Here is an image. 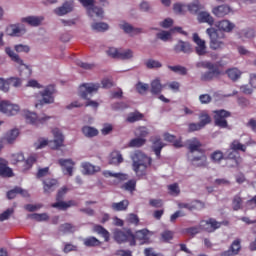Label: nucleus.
Listing matches in <instances>:
<instances>
[{
	"instance_id": "obj_50",
	"label": "nucleus",
	"mask_w": 256,
	"mask_h": 256,
	"mask_svg": "<svg viewBox=\"0 0 256 256\" xmlns=\"http://www.w3.org/2000/svg\"><path fill=\"white\" fill-rule=\"evenodd\" d=\"M145 65L147 69H160V67H163V64H161V62L154 59L147 60L145 62Z\"/></svg>"
},
{
	"instance_id": "obj_36",
	"label": "nucleus",
	"mask_w": 256,
	"mask_h": 256,
	"mask_svg": "<svg viewBox=\"0 0 256 256\" xmlns=\"http://www.w3.org/2000/svg\"><path fill=\"white\" fill-rule=\"evenodd\" d=\"M109 163H110V165H119V164L123 163V156L121 155V152L113 151L110 154Z\"/></svg>"
},
{
	"instance_id": "obj_51",
	"label": "nucleus",
	"mask_w": 256,
	"mask_h": 256,
	"mask_svg": "<svg viewBox=\"0 0 256 256\" xmlns=\"http://www.w3.org/2000/svg\"><path fill=\"white\" fill-rule=\"evenodd\" d=\"M147 143L145 138H134L129 142V147H143Z\"/></svg>"
},
{
	"instance_id": "obj_2",
	"label": "nucleus",
	"mask_w": 256,
	"mask_h": 256,
	"mask_svg": "<svg viewBox=\"0 0 256 256\" xmlns=\"http://www.w3.org/2000/svg\"><path fill=\"white\" fill-rule=\"evenodd\" d=\"M187 143L189 153H195V151H197V153L201 154L200 156H194L191 159L192 165L195 167H207V155H205V150L201 149V147H203L201 141L197 138H192L188 140Z\"/></svg>"
},
{
	"instance_id": "obj_63",
	"label": "nucleus",
	"mask_w": 256,
	"mask_h": 256,
	"mask_svg": "<svg viewBox=\"0 0 256 256\" xmlns=\"http://www.w3.org/2000/svg\"><path fill=\"white\" fill-rule=\"evenodd\" d=\"M168 191H170L171 195H179V193H181V190L179 189V184L177 183L168 185Z\"/></svg>"
},
{
	"instance_id": "obj_27",
	"label": "nucleus",
	"mask_w": 256,
	"mask_h": 256,
	"mask_svg": "<svg viewBox=\"0 0 256 256\" xmlns=\"http://www.w3.org/2000/svg\"><path fill=\"white\" fill-rule=\"evenodd\" d=\"M8 165L7 160L0 158V177H13V170Z\"/></svg>"
},
{
	"instance_id": "obj_5",
	"label": "nucleus",
	"mask_w": 256,
	"mask_h": 256,
	"mask_svg": "<svg viewBox=\"0 0 256 256\" xmlns=\"http://www.w3.org/2000/svg\"><path fill=\"white\" fill-rule=\"evenodd\" d=\"M54 140L50 141L45 138H40L36 143H34L35 149H45L49 143H53L52 149H59V147H63V143L65 141V136H63V133H61V130L59 128H54L52 130Z\"/></svg>"
},
{
	"instance_id": "obj_32",
	"label": "nucleus",
	"mask_w": 256,
	"mask_h": 256,
	"mask_svg": "<svg viewBox=\"0 0 256 256\" xmlns=\"http://www.w3.org/2000/svg\"><path fill=\"white\" fill-rule=\"evenodd\" d=\"M43 22V17L39 16H28L25 18H22V23H27L31 27H39L41 23Z\"/></svg>"
},
{
	"instance_id": "obj_57",
	"label": "nucleus",
	"mask_w": 256,
	"mask_h": 256,
	"mask_svg": "<svg viewBox=\"0 0 256 256\" xmlns=\"http://www.w3.org/2000/svg\"><path fill=\"white\" fill-rule=\"evenodd\" d=\"M186 233L188 235H191V237H195V235H198V233H201V226H192L189 228H186Z\"/></svg>"
},
{
	"instance_id": "obj_28",
	"label": "nucleus",
	"mask_w": 256,
	"mask_h": 256,
	"mask_svg": "<svg viewBox=\"0 0 256 256\" xmlns=\"http://www.w3.org/2000/svg\"><path fill=\"white\" fill-rule=\"evenodd\" d=\"M198 23H207L208 25H213L215 23V18L207 11H201L197 16Z\"/></svg>"
},
{
	"instance_id": "obj_41",
	"label": "nucleus",
	"mask_w": 256,
	"mask_h": 256,
	"mask_svg": "<svg viewBox=\"0 0 256 256\" xmlns=\"http://www.w3.org/2000/svg\"><path fill=\"white\" fill-rule=\"evenodd\" d=\"M230 149L232 151H242V153H245V151H247V144H242L239 140H233L230 144Z\"/></svg>"
},
{
	"instance_id": "obj_9",
	"label": "nucleus",
	"mask_w": 256,
	"mask_h": 256,
	"mask_svg": "<svg viewBox=\"0 0 256 256\" xmlns=\"http://www.w3.org/2000/svg\"><path fill=\"white\" fill-rule=\"evenodd\" d=\"M228 117H231V112L221 109L214 111V123L216 127H220V129H227L229 127V123L227 122Z\"/></svg>"
},
{
	"instance_id": "obj_29",
	"label": "nucleus",
	"mask_w": 256,
	"mask_h": 256,
	"mask_svg": "<svg viewBox=\"0 0 256 256\" xmlns=\"http://www.w3.org/2000/svg\"><path fill=\"white\" fill-rule=\"evenodd\" d=\"M153 146L152 149L156 155V157H158V159L161 157V151L163 150V147H165V144H163V142L161 141V137L160 136H156L153 140Z\"/></svg>"
},
{
	"instance_id": "obj_7",
	"label": "nucleus",
	"mask_w": 256,
	"mask_h": 256,
	"mask_svg": "<svg viewBox=\"0 0 256 256\" xmlns=\"http://www.w3.org/2000/svg\"><path fill=\"white\" fill-rule=\"evenodd\" d=\"M207 35L210 37V49L217 51V49H223L225 47V42L221 39H225V34L219 36V30L215 28H207Z\"/></svg>"
},
{
	"instance_id": "obj_14",
	"label": "nucleus",
	"mask_w": 256,
	"mask_h": 256,
	"mask_svg": "<svg viewBox=\"0 0 256 256\" xmlns=\"http://www.w3.org/2000/svg\"><path fill=\"white\" fill-rule=\"evenodd\" d=\"M200 230L206 231V233H213L217 231L219 227H221V223L217 222L214 218H210L208 220H201L200 223Z\"/></svg>"
},
{
	"instance_id": "obj_55",
	"label": "nucleus",
	"mask_w": 256,
	"mask_h": 256,
	"mask_svg": "<svg viewBox=\"0 0 256 256\" xmlns=\"http://www.w3.org/2000/svg\"><path fill=\"white\" fill-rule=\"evenodd\" d=\"M135 135L140 139H145V137L149 135V130L147 129V127L141 126L136 130Z\"/></svg>"
},
{
	"instance_id": "obj_11",
	"label": "nucleus",
	"mask_w": 256,
	"mask_h": 256,
	"mask_svg": "<svg viewBox=\"0 0 256 256\" xmlns=\"http://www.w3.org/2000/svg\"><path fill=\"white\" fill-rule=\"evenodd\" d=\"M26 122L30 125H35V127H40V125H45L51 119V116L43 115L42 117L37 116L35 112L25 113Z\"/></svg>"
},
{
	"instance_id": "obj_13",
	"label": "nucleus",
	"mask_w": 256,
	"mask_h": 256,
	"mask_svg": "<svg viewBox=\"0 0 256 256\" xmlns=\"http://www.w3.org/2000/svg\"><path fill=\"white\" fill-rule=\"evenodd\" d=\"M107 55L112 59H133V51L131 49L121 52L119 49L112 47L107 50Z\"/></svg>"
},
{
	"instance_id": "obj_43",
	"label": "nucleus",
	"mask_w": 256,
	"mask_h": 256,
	"mask_svg": "<svg viewBox=\"0 0 256 256\" xmlns=\"http://www.w3.org/2000/svg\"><path fill=\"white\" fill-rule=\"evenodd\" d=\"M84 245L85 247H99L101 245V241L94 236H90L84 239Z\"/></svg>"
},
{
	"instance_id": "obj_34",
	"label": "nucleus",
	"mask_w": 256,
	"mask_h": 256,
	"mask_svg": "<svg viewBox=\"0 0 256 256\" xmlns=\"http://www.w3.org/2000/svg\"><path fill=\"white\" fill-rule=\"evenodd\" d=\"M81 167H82L85 175H93L94 173H97V171H99V167H97L89 162H83L81 164Z\"/></svg>"
},
{
	"instance_id": "obj_64",
	"label": "nucleus",
	"mask_w": 256,
	"mask_h": 256,
	"mask_svg": "<svg viewBox=\"0 0 256 256\" xmlns=\"http://www.w3.org/2000/svg\"><path fill=\"white\" fill-rule=\"evenodd\" d=\"M157 38L161 39V41H169L171 39V32L162 31L157 33Z\"/></svg>"
},
{
	"instance_id": "obj_12",
	"label": "nucleus",
	"mask_w": 256,
	"mask_h": 256,
	"mask_svg": "<svg viewBox=\"0 0 256 256\" xmlns=\"http://www.w3.org/2000/svg\"><path fill=\"white\" fill-rule=\"evenodd\" d=\"M20 107L17 104H12L11 102L4 100L0 102V112L4 115L13 116L17 115L20 111Z\"/></svg>"
},
{
	"instance_id": "obj_35",
	"label": "nucleus",
	"mask_w": 256,
	"mask_h": 256,
	"mask_svg": "<svg viewBox=\"0 0 256 256\" xmlns=\"http://www.w3.org/2000/svg\"><path fill=\"white\" fill-rule=\"evenodd\" d=\"M10 31V35H12V37H21V35H25V33L27 32L23 25L11 26Z\"/></svg>"
},
{
	"instance_id": "obj_37",
	"label": "nucleus",
	"mask_w": 256,
	"mask_h": 256,
	"mask_svg": "<svg viewBox=\"0 0 256 256\" xmlns=\"http://www.w3.org/2000/svg\"><path fill=\"white\" fill-rule=\"evenodd\" d=\"M120 29H123L124 33H128V35H138V33H141V28H134L129 23L121 24Z\"/></svg>"
},
{
	"instance_id": "obj_3",
	"label": "nucleus",
	"mask_w": 256,
	"mask_h": 256,
	"mask_svg": "<svg viewBox=\"0 0 256 256\" xmlns=\"http://www.w3.org/2000/svg\"><path fill=\"white\" fill-rule=\"evenodd\" d=\"M153 159L151 157L138 152L133 158V171L137 177H145L147 175V167H151Z\"/></svg>"
},
{
	"instance_id": "obj_31",
	"label": "nucleus",
	"mask_w": 256,
	"mask_h": 256,
	"mask_svg": "<svg viewBox=\"0 0 256 256\" xmlns=\"http://www.w3.org/2000/svg\"><path fill=\"white\" fill-rule=\"evenodd\" d=\"M17 137H19V129H12L4 135L2 142L11 145V143H14Z\"/></svg>"
},
{
	"instance_id": "obj_17",
	"label": "nucleus",
	"mask_w": 256,
	"mask_h": 256,
	"mask_svg": "<svg viewBox=\"0 0 256 256\" xmlns=\"http://www.w3.org/2000/svg\"><path fill=\"white\" fill-rule=\"evenodd\" d=\"M241 251V239H235L230 245L229 249L221 252L220 256H235L239 255Z\"/></svg>"
},
{
	"instance_id": "obj_46",
	"label": "nucleus",
	"mask_w": 256,
	"mask_h": 256,
	"mask_svg": "<svg viewBox=\"0 0 256 256\" xmlns=\"http://www.w3.org/2000/svg\"><path fill=\"white\" fill-rule=\"evenodd\" d=\"M93 31H98L99 33L107 31L109 29V24L105 22H96L92 24Z\"/></svg>"
},
{
	"instance_id": "obj_39",
	"label": "nucleus",
	"mask_w": 256,
	"mask_h": 256,
	"mask_svg": "<svg viewBox=\"0 0 256 256\" xmlns=\"http://www.w3.org/2000/svg\"><path fill=\"white\" fill-rule=\"evenodd\" d=\"M129 207V200H122L120 202H114L111 205L113 211H127Z\"/></svg>"
},
{
	"instance_id": "obj_33",
	"label": "nucleus",
	"mask_w": 256,
	"mask_h": 256,
	"mask_svg": "<svg viewBox=\"0 0 256 256\" xmlns=\"http://www.w3.org/2000/svg\"><path fill=\"white\" fill-rule=\"evenodd\" d=\"M224 75H228L231 81H237L241 78L242 72L238 68H229L224 72Z\"/></svg>"
},
{
	"instance_id": "obj_52",
	"label": "nucleus",
	"mask_w": 256,
	"mask_h": 256,
	"mask_svg": "<svg viewBox=\"0 0 256 256\" xmlns=\"http://www.w3.org/2000/svg\"><path fill=\"white\" fill-rule=\"evenodd\" d=\"M135 187H137V181L129 180L124 185H122L121 189H124L125 191H130V193H133V191H135Z\"/></svg>"
},
{
	"instance_id": "obj_25",
	"label": "nucleus",
	"mask_w": 256,
	"mask_h": 256,
	"mask_svg": "<svg viewBox=\"0 0 256 256\" xmlns=\"http://www.w3.org/2000/svg\"><path fill=\"white\" fill-rule=\"evenodd\" d=\"M218 31H223L224 33H231L235 29L233 22L229 20H221L216 23Z\"/></svg>"
},
{
	"instance_id": "obj_10",
	"label": "nucleus",
	"mask_w": 256,
	"mask_h": 256,
	"mask_svg": "<svg viewBox=\"0 0 256 256\" xmlns=\"http://www.w3.org/2000/svg\"><path fill=\"white\" fill-rule=\"evenodd\" d=\"M99 87H101L99 83L82 84L79 87V96L82 99H89V96L91 97L92 93H97V91H99Z\"/></svg>"
},
{
	"instance_id": "obj_26",
	"label": "nucleus",
	"mask_w": 256,
	"mask_h": 256,
	"mask_svg": "<svg viewBox=\"0 0 256 256\" xmlns=\"http://www.w3.org/2000/svg\"><path fill=\"white\" fill-rule=\"evenodd\" d=\"M212 13L213 15H215V17H225L226 15H229V13H231V7L225 4L216 6L212 9Z\"/></svg>"
},
{
	"instance_id": "obj_44",
	"label": "nucleus",
	"mask_w": 256,
	"mask_h": 256,
	"mask_svg": "<svg viewBox=\"0 0 256 256\" xmlns=\"http://www.w3.org/2000/svg\"><path fill=\"white\" fill-rule=\"evenodd\" d=\"M94 231L95 233H98V235H102V237L105 239V241H109V231H107V229H105L103 226L101 225H95L94 226Z\"/></svg>"
},
{
	"instance_id": "obj_40",
	"label": "nucleus",
	"mask_w": 256,
	"mask_h": 256,
	"mask_svg": "<svg viewBox=\"0 0 256 256\" xmlns=\"http://www.w3.org/2000/svg\"><path fill=\"white\" fill-rule=\"evenodd\" d=\"M163 91V86L161 85V80L155 79L151 82L150 92L152 95H159Z\"/></svg>"
},
{
	"instance_id": "obj_60",
	"label": "nucleus",
	"mask_w": 256,
	"mask_h": 256,
	"mask_svg": "<svg viewBox=\"0 0 256 256\" xmlns=\"http://www.w3.org/2000/svg\"><path fill=\"white\" fill-rule=\"evenodd\" d=\"M16 53H29L31 48L28 45L18 44L14 47Z\"/></svg>"
},
{
	"instance_id": "obj_38",
	"label": "nucleus",
	"mask_w": 256,
	"mask_h": 256,
	"mask_svg": "<svg viewBox=\"0 0 256 256\" xmlns=\"http://www.w3.org/2000/svg\"><path fill=\"white\" fill-rule=\"evenodd\" d=\"M187 9L192 15H197L201 9H203V6L199 2V0H194L192 3L187 5Z\"/></svg>"
},
{
	"instance_id": "obj_49",
	"label": "nucleus",
	"mask_w": 256,
	"mask_h": 256,
	"mask_svg": "<svg viewBox=\"0 0 256 256\" xmlns=\"http://www.w3.org/2000/svg\"><path fill=\"white\" fill-rule=\"evenodd\" d=\"M242 206H243V198H241V196L239 195L234 196L232 200L233 210L239 211V209H241Z\"/></svg>"
},
{
	"instance_id": "obj_20",
	"label": "nucleus",
	"mask_w": 256,
	"mask_h": 256,
	"mask_svg": "<svg viewBox=\"0 0 256 256\" xmlns=\"http://www.w3.org/2000/svg\"><path fill=\"white\" fill-rule=\"evenodd\" d=\"M58 164L62 167L65 175H69V177H73V168L75 167V163L72 159H59Z\"/></svg>"
},
{
	"instance_id": "obj_22",
	"label": "nucleus",
	"mask_w": 256,
	"mask_h": 256,
	"mask_svg": "<svg viewBox=\"0 0 256 256\" xmlns=\"http://www.w3.org/2000/svg\"><path fill=\"white\" fill-rule=\"evenodd\" d=\"M149 231L147 229H142L136 231L135 234H133V239H134V245H137V241L140 242V245H143L149 241Z\"/></svg>"
},
{
	"instance_id": "obj_42",
	"label": "nucleus",
	"mask_w": 256,
	"mask_h": 256,
	"mask_svg": "<svg viewBox=\"0 0 256 256\" xmlns=\"http://www.w3.org/2000/svg\"><path fill=\"white\" fill-rule=\"evenodd\" d=\"M82 133L85 137H97L99 135V130L91 126H84L82 128Z\"/></svg>"
},
{
	"instance_id": "obj_8",
	"label": "nucleus",
	"mask_w": 256,
	"mask_h": 256,
	"mask_svg": "<svg viewBox=\"0 0 256 256\" xmlns=\"http://www.w3.org/2000/svg\"><path fill=\"white\" fill-rule=\"evenodd\" d=\"M55 86L49 85L47 86L43 92H41L42 99L35 104L36 109H39V107H43V105H49L51 103H55Z\"/></svg>"
},
{
	"instance_id": "obj_56",
	"label": "nucleus",
	"mask_w": 256,
	"mask_h": 256,
	"mask_svg": "<svg viewBox=\"0 0 256 256\" xmlns=\"http://www.w3.org/2000/svg\"><path fill=\"white\" fill-rule=\"evenodd\" d=\"M59 231L61 233H73L75 231V227L71 225V223H65L60 225Z\"/></svg>"
},
{
	"instance_id": "obj_62",
	"label": "nucleus",
	"mask_w": 256,
	"mask_h": 256,
	"mask_svg": "<svg viewBox=\"0 0 256 256\" xmlns=\"http://www.w3.org/2000/svg\"><path fill=\"white\" fill-rule=\"evenodd\" d=\"M149 205L155 209H161L163 207V200L161 199H150Z\"/></svg>"
},
{
	"instance_id": "obj_6",
	"label": "nucleus",
	"mask_w": 256,
	"mask_h": 256,
	"mask_svg": "<svg viewBox=\"0 0 256 256\" xmlns=\"http://www.w3.org/2000/svg\"><path fill=\"white\" fill-rule=\"evenodd\" d=\"M83 7L87 9V15L92 21H101L105 17L103 8L95 6V0H79Z\"/></svg>"
},
{
	"instance_id": "obj_53",
	"label": "nucleus",
	"mask_w": 256,
	"mask_h": 256,
	"mask_svg": "<svg viewBox=\"0 0 256 256\" xmlns=\"http://www.w3.org/2000/svg\"><path fill=\"white\" fill-rule=\"evenodd\" d=\"M168 69L173 71V73H179V75H187V68L181 65L168 66Z\"/></svg>"
},
{
	"instance_id": "obj_47",
	"label": "nucleus",
	"mask_w": 256,
	"mask_h": 256,
	"mask_svg": "<svg viewBox=\"0 0 256 256\" xmlns=\"http://www.w3.org/2000/svg\"><path fill=\"white\" fill-rule=\"evenodd\" d=\"M210 159L211 161H213V163H221V161L225 159V156L223 155L221 150H216L210 155Z\"/></svg>"
},
{
	"instance_id": "obj_24",
	"label": "nucleus",
	"mask_w": 256,
	"mask_h": 256,
	"mask_svg": "<svg viewBox=\"0 0 256 256\" xmlns=\"http://www.w3.org/2000/svg\"><path fill=\"white\" fill-rule=\"evenodd\" d=\"M73 11V2H64L62 6L54 9L55 15L58 17H63V15H67V13H71Z\"/></svg>"
},
{
	"instance_id": "obj_45",
	"label": "nucleus",
	"mask_w": 256,
	"mask_h": 256,
	"mask_svg": "<svg viewBox=\"0 0 256 256\" xmlns=\"http://www.w3.org/2000/svg\"><path fill=\"white\" fill-rule=\"evenodd\" d=\"M144 115L141 114L140 112H134L130 113L128 117L126 118V121L128 123H136V121H142Z\"/></svg>"
},
{
	"instance_id": "obj_1",
	"label": "nucleus",
	"mask_w": 256,
	"mask_h": 256,
	"mask_svg": "<svg viewBox=\"0 0 256 256\" xmlns=\"http://www.w3.org/2000/svg\"><path fill=\"white\" fill-rule=\"evenodd\" d=\"M197 69H208L209 71L201 74V81H213V79H219L221 75H225V71L221 70V67H225L222 61L212 63L210 61H200L196 63Z\"/></svg>"
},
{
	"instance_id": "obj_59",
	"label": "nucleus",
	"mask_w": 256,
	"mask_h": 256,
	"mask_svg": "<svg viewBox=\"0 0 256 256\" xmlns=\"http://www.w3.org/2000/svg\"><path fill=\"white\" fill-rule=\"evenodd\" d=\"M224 159H231L232 161H234L236 166H239V161H241V156H237V153H235V151H231L228 153L227 157Z\"/></svg>"
},
{
	"instance_id": "obj_21",
	"label": "nucleus",
	"mask_w": 256,
	"mask_h": 256,
	"mask_svg": "<svg viewBox=\"0 0 256 256\" xmlns=\"http://www.w3.org/2000/svg\"><path fill=\"white\" fill-rule=\"evenodd\" d=\"M17 195H21V197H31V195H29V192L19 186L14 187L13 189L9 190L6 194L7 199H15V197H17Z\"/></svg>"
},
{
	"instance_id": "obj_30",
	"label": "nucleus",
	"mask_w": 256,
	"mask_h": 256,
	"mask_svg": "<svg viewBox=\"0 0 256 256\" xmlns=\"http://www.w3.org/2000/svg\"><path fill=\"white\" fill-rule=\"evenodd\" d=\"M199 205L201 208L205 207L203 202L195 200L191 203H180L178 204L179 209H188V211H195V209H199Z\"/></svg>"
},
{
	"instance_id": "obj_19",
	"label": "nucleus",
	"mask_w": 256,
	"mask_h": 256,
	"mask_svg": "<svg viewBox=\"0 0 256 256\" xmlns=\"http://www.w3.org/2000/svg\"><path fill=\"white\" fill-rule=\"evenodd\" d=\"M211 123V117L207 114L201 116V120L199 123H190L188 126V130L190 132L193 131H201L205 125H209Z\"/></svg>"
},
{
	"instance_id": "obj_61",
	"label": "nucleus",
	"mask_w": 256,
	"mask_h": 256,
	"mask_svg": "<svg viewBox=\"0 0 256 256\" xmlns=\"http://www.w3.org/2000/svg\"><path fill=\"white\" fill-rule=\"evenodd\" d=\"M14 212L15 210H13V208H8L7 210L0 214V221H7V219H9V217H11V215H13Z\"/></svg>"
},
{
	"instance_id": "obj_48",
	"label": "nucleus",
	"mask_w": 256,
	"mask_h": 256,
	"mask_svg": "<svg viewBox=\"0 0 256 256\" xmlns=\"http://www.w3.org/2000/svg\"><path fill=\"white\" fill-rule=\"evenodd\" d=\"M105 177H115L116 179H119V181H127L128 177L127 174L123 173H113L111 171L104 172Z\"/></svg>"
},
{
	"instance_id": "obj_18",
	"label": "nucleus",
	"mask_w": 256,
	"mask_h": 256,
	"mask_svg": "<svg viewBox=\"0 0 256 256\" xmlns=\"http://www.w3.org/2000/svg\"><path fill=\"white\" fill-rule=\"evenodd\" d=\"M193 41L197 45L195 47V51H196L197 55H199V56L206 55L207 54V46L205 45V40L201 39V37H199V34L194 33Z\"/></svg>"
},
{
	"instance_id": "obj_16",
	"label": "nucleus",
	"mask_w": 256,
	"mask_h": 256,
	"mask_svg": "<svg viewBox=\"0 0 256 256\" xmlns=\"http://www.w3.org/2000/svg\"><path fill=\"white\" fill-rule=\"evenodd\" d=\"M43 191L46 195L53 193L59 187V180L55 178H46L43 180Z\"/></svg>"
},
{
	"instance_id": "obj_54",
	"label": "nucleus",
	"mask_w": 256,
	"mask_h": 256,
	"mask_svg": "<svg viewBox=\"0 0 256 256\" xmlns=\"http://www.w3.org/2000/svg\"><path fill=\"white\" fill-rule=\"evenodd\" d=\"M30 219H34V221H38V222H41V221H49V215L47 213H42V214H31L30 216Z\"/></svg>"
},
{
	"instance_id": "obj_58",
	"label": "nucleus",
	"mask_w": 256,
	"mask_h": 256,
	"mask_svg": "<svg viewBox=\"0 0 256 256\" xmlns=\"http://www.w3.org/2000/svg\"><path fill=\"white\" fill-rule=\"evenodd\" d=\"M136 90L140 95H144L149 90V84H143L142 82H138L136 84Z\"/></svg>"
},
{
	"instance_id": "obj_4",
	"label": "nucleus",
	"mask_w": 256,
	"mask_h": 256,
	"mask_svg": "<svg viewBox=\"0 0 256 256\" xmlns=\"http://www.w3.org/2000/svg\"><path fill=\"white\" fill-rule=\"evenodd\" d=\"M5 53L8 55V57H10L11 61L18 65L20 77H22V79H29V77L33 75V70H31V66L25 64L23 62V59H21V57H19V55L16 54L13 49H11V47H6Z\"/></svg>"
},
{
	"instance_id": "obj_15",
	"label": "nucleus",
	"mask_w": 256,
	"mask_h": 256,
	"mask_svg": "<svg viewBox=\"0 0 256 256\" xmlns=\"http://www.w3.org/2000/svg\"><path fill=\"white\" fill-rule=\"evenodd\" d=\"M114 239L117 243H125L129 241L131 247H135V240L131 231L123 232L121 230L114 232Z\"/></svg>"
},
{
	"instance_id": "obj_23",
	"label": "nucleus",
	"mask_w": 256,
	"mask_h": 256,
	"mask_svg": "<svg viewBox=\"0 0 256 256\" xmlns=\"http://www.w3.org/2000/svg\"><path fill=\"white\" fill-rule=\"evenodd\" d=\"M175 53H193V48L189 42L180 40L174 46Z\"/></svg>"
}]
</instances>
